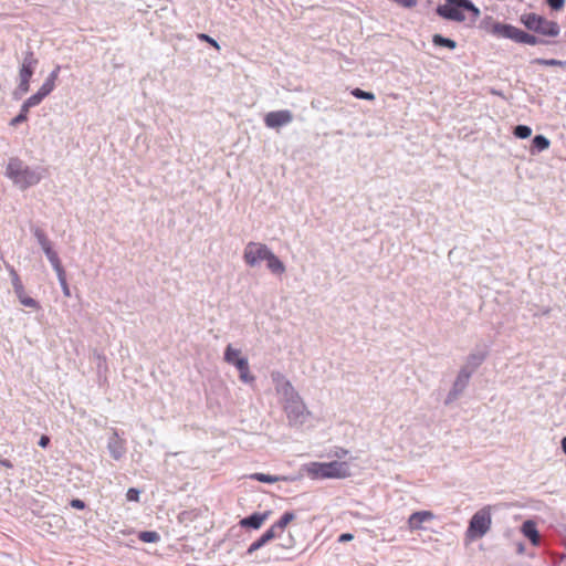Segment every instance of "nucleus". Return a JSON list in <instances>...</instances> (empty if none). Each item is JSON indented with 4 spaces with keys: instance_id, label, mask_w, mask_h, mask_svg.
<instances>
[{
    "instance_id": "nucleus-1",
    "label": "nucleus",
    "mask_w": 566,
    "mask_h": 566,
    "mask_svg": "<svg viewBox=\"0 0 566 566\" xmlns=\"http://www.w3.org/2000/svg\"><path fill=\"white\" fill-rule=\"evenodd\" d=\"M436 12L444 20L453 22H470L474 24L480 17V9L470 0H446L436 8Z\"/></svg>"
},
{
    "instance_id": "nucleus-2",
    "label": "nucleus",
    "mask_w": 566,
    "mask_h": 566,
    "mask_svg": "<svg viewBox=\"0 0 566 566\" xmlns=\"http://www.w3.org/2000/svg\"><path fill=\"white\" fill-rule=\"evenodd\" d=\"M44 172V168L30 167L19 158H10L6 168V176L22 190L38 185L42 180Z\"/></svg>"
},
{
    "instance_id": "nucleus-3",
    "label": "nucleus",
    "mask_w": 566,
    "mask_h": 566,
    "mask_svg": "<svg viewBox=\"0 0 566 566\" xmlns=\"http://www.w3.org/2000/svg\"><path fill=\"white\" fill-rule=\"evenodd\" d=\"M285 415L289 419V426L292 428L312 427L311 412L289 381H285Z\"/></svg>"
},
{
    "instance_id": "nucleus-4",
    "label": "nucleus",
    "mask_w": 566,
    "mask_h": 566,
    "mask_svg": "<svg viewBox=\"0 0 566 566\" xmlns=\"http://www.w3.org/2000/svg\"><path fill=\"white\" fill-rule=\"evenodd\" d=\"M243 260L251 268L259 266L262 262L273 273L279 274L283 271L281 260L263 243L249 242L243 250Z\"/></svg>"
},
{
    "instance_id": "nucleus-5",
    "label": "nucleus",
    "mask_w": 566,
    "mask_h": 566,
    "mask_svg": "<svg viewBox=\"0 0 566 566\" xmlns=\"http://www.w3.org/2000/svg\"><path fill=\"white\" fill-rule=\"evenodd\" d=\"M483 28L497 38L510 39L516 43H524L530 45L542 43L537 36L527 33L514 25L496 22L492 17H486L483 20Z\"/></svg>"
},
{
    "instance_id": "nucleus-6",
    "label": "nucleus",
    "mask_w": 566,
    "mask_h": 566,
    "mask_svg": "<svg viewBox=\"0 0 566 566\" xmlns=\"http://www.w3.org/2000/svg\"><path fill=\"white\" fill-rule=\"evenodd\" d=\"M482 358L483 356H472V359L460 369L452 385V388L450 389L444 399L446 406L453 403L462 396V394L464 392L465 388L469 385V380L472 374L481 365Z\"/></svg>"
},
{
    "instance_id": "nucleus-7",
    "label": "nucleus",
    "mask_w": 566,
    "mask_h": 566,
    "mask_svg": "<svg viewBox=\"0 0 566 566\" xmlns=\"http://www.w3.org/2000/svg\"><path fill=\"white\" fill-rule=\"evenodd\" d=\"M520 21L527 30L543 36L555 38L560 32L557 22L548 20L535 12L523 13Z\"/></svg>"
},
{
    "instance_id": "nucleus-8",
    "label": "nucleus",
    "mask_w": 566,
    "mask_h": 566,
    "mask_svg": "<svg viewBox=\"0 0 566 566\" xmlns=\"http://www.w3.org/2000/svg\"><path fill=\"white\" fill-rule=\"evenodd\" d=\"M38 64L39 60L32 51L28 50L24 52L19 67V83L14 92L17 97H20L29 92L31 77L33 76Z\"/></svg>"
},
{
    "instance_id": "nucleus-9",
    "label": "nucleus",
    "mask_w": 566,
    "mask_h": 566,
    "mask_svg": "<svg viewBox=\"0 0 566 566\" xmlns=\"http://www.w3.org/2000/svg\"><path fill=\"white\" fill-rule=\"evenodd\" d=\"M491 506H484L473 514L467 528V537L478 539L483 537L491 528Z\"/></svg>"
},
{
    "instance_id": "nucleus-10",
    "label": "nucleus",
    "mask_w": 566,
    "mask_h": 566,
    "mask_svg": "<svg viewBox=\"0 0 566 566\" xmlns=\"http://www.w3.org/2000/svg\"><path fill=\"white\" fill-rule=\"evenodd\" d=\"M32 232L54 272L59 273L64 271L59 253L53 248V242L49 239L46 233L40 228H34Z\"/></svg>"
},
{
    "instance_id": "nucleus-11",
    "label": "nucleus",
    "mask_w": 566,
    "mask_h": 566,
    "mask_svg": "<svg viewBox=\"0 0 566 566\" xmlns=\"http://www.w3.org/2000/svg\"><path fill=\"white\" fill-rule=\"evenodd\" d=\"M224 360L228 364L234 365L239 371L240 379L245 384H252L254 376L249 370V363L245 357L242 356H224Z\"/></svg>"
},
{
    "instance_id": "nucleus-12",
    "label": "nucleus",
    "mask_w": 566,
    "mask_h": 566,
    "mask_svg": "<svg viewBox=\"0 0 566 566\" xmlns=\"http://www.w3.org/2000/svg\"><path fill=\"white\" fill-rule=\"evenodd\" d=\"M107 449L114 460H120L126 453V442L119 437L116 429L112 430V436L108 438Z\"/></svg>"
},
{
    "instance_id": "nucleus-13",
    "label": "nucleus",
    "mask_w": 566,
    "mask_h": 566,
    "mask_svg": "<svg viewBox=\"0 0 566 566\" xmlns=\"http://www.w3.org/2000/svg\"><path fill=\"white\" fill-rule=\"evenodd\" d=\"M329 479H344L350 475L349 465L346 462H325Z\"/></svg>"
},
{
    "instance_id": "nucleus-14",
    "label": "nucleus",
    "mask_w": 566,
    "mask_h": 566,
    "mask_svg": "<svg viewBox=\"0 0 566 566\" xmlns=\"http://www.w3.org/2000/svg\"><path fill=\"white\" fill-rule=\"evenodd\" d=\"M301 472H306L308 476L315 480L329 479L325 462H311L303 465Z\"/></svg>"
},
{
    "instance_id": "nucleus-15",
    "label": "nucleus",
    "mask_w": 566,
    "mask_h": 566,
    "mask_svg": "<svg viewBox=\"0 0 566 566\" xmlns=\"http://www.w3.org/2000/svg\"><path fill=\"white\" fill-rule=\"evenodd\" d=\"M434 515L430 511H418L412 513L408 518V525L411 531H417L422 528V524L429 521H432Z\"/></svg>"
},
{
    "instance_id": "nucleus-16",
    "label": "nucleus",
    "mask_w": 566,
    "mask_h": 566,
    "mask_svg": "<svg viewBox=\"0 0 566 566\" xmlns=\"http://www.w3.org/2000/svg\"><path fill=\"white\" fill-rule=\"evenodd\" d=\"M522 533L531 541L533 545L539 544V533L536 528V524L533 521L527 520L522 524Z\"/></svg>"
},
{
    "instance_id": "nucleus-17",
    "label": "nucleus",
    "mask_w": 566,
    "mask_h": 566,
    "mask_svg": "<svg viewBox=\"0 0 566 566\" xmlns=\"http://www.w3.org/2000/svg\"><path fill=\"white\" fill-rule=\"evenodd\" d=\"M6 268L9 272L11 284H12L15 296H21V294L25 293V289H24V285L22 283L18 272L10 264H7Z\"/></svg>"
},
{
    "instance_id": "nucleus-18",
    "label": "nucleus",
    "mask_w": 566,
    "mask_h": 566,
    "mask_svg": "<svg viewBox=\"0 0 566 566\" xmlns=\"http://www.w3.org/2000/svg\"><path fill=\"white\" fill-rule=\"evenodd\" d=\"M268 514L266 513H254L243 520H241L240 524L243 527H250V528H259L263 522L266 520Z\"/></svg>"
},
{
    "instance_id": "nucleus-19",
    "label": "nucleus",
    "mask_w": 566,
    "mask_h": 566,
    "mask_svg": "<svg viewBox=\"0 0 566 566\" xmlns=\"http://www.w3.org/2000/svg\"><path fill=\"white\" fill-rule=\"evenodd\" d=\"M264 123L269 128H280L283 125V112H270L264 117Z\"/></svg>"
},
{
    "instance_id": "nucleus-20",
    "label": "nucleus",
    "mask_w": 566,
    "mask_h": 566,
    "mask_svg": "<svg viewBox=\"0 0 566 566\" xmlns=\"http://www.w3.org/2000/svg\"><path fill=\"white\" fill-rule=\"evenodd\" d=\"M283 528V516H281L274 524L273 527L268 530L260 538L259 542L262 545H265L269 541H271L274 537V528Z\"/></svg>"
},
{
    "instance_id": "nucleus-21",
    "label": "nucleus",
    "mask_w": 566,
    "mask_h": 566,
    "mask_svg": "<svg viewBox=\"0 0 566 566\" xmlns=\"http://www.w3.org/2000/svg\"><path fill=\"white\" fill-rule=\"evenodd\" d=\"M432 42L437 46H444V48H448L450 50H453L457 46L455 41H453L451 39H448V38H444V36L440 35V34H434L432 36Z\"/></svg>"
},
{
    "instance_id": "nucleus-22",
    "label": "nucleus",
    "mask_w": 566,
    "mask_h": 566,
    "mask_svg": "<svg viewBox=\"0 0 566 566\" xmlns=\"http://www.w3.org/2000/svg\"><path fill=\"white\" fill-rule=\"evenodd\" d=\"M44 98V95L40 93V91H38L24 101V103L22 104L23 111H25V108L30 111V108L38 106Z\"/></svg>"
},
{
    "instance_id": "nucleus-23",
    "label": "nucleus",
    "mask_w": 566,
    "mask_h": 566,
    "mask_svg": "<svg viewBox=\"0 0 566 566\" xmlns=\"http://www.w3.org/2000/svg\"><path fill=\"white\" fill-rule=\"evenodd\" d=\"M138 538L144 543H157L160 535L155 531H144L138 534Z\"/></svg>"
},
{
    "instance_id": "nucleus-24",
    "label": "nucleus",
    "mask_w": 566,
    "mask_h": 566,
    "mask_svg": "<svg viewBox=\"0 0 566 566\" xmlns=\"http://www.w3.org/2000/svg\"><path fill=\"white\" fill-rule=\"evenodd\" d=\"M19 302L25 306V307H29V308H33V310H39L40 308V304L36 300L32 298L31 296H29L25 293L21 294V296H17Z\"/></svg>"
},
{
    "instance_id": "nucleus-25",
    "label": "nucleus",
    "mask_w": 566,
    "mask_h": 566,
    "mask_svg": "<svg viewBox=\"0 0 566 566\" xmlns=\"http://www.w3.org/2000/svg\"><path fill=\"white\" fill-rule=\"evenodd\" d=\"M549 145V140L543 135H537L533 139V147L536 148L538 151L547 149Z\"/></svg>"
},
{
    "instance_id": "nucleus-26",
    "label": "nucleus",
    "mask_w": 566,
    "mask_h": 566,
    "mask_svg": "<svg viewBox=\"0 0 566 566\" xmlns=\"http://www.w3.org/2000/svg\"><path fill=\"white\" fill-rule=\"evenodd\" d=\"M55 274L57 276V280H59V283H60V286L62 289L64 296L70 297L71 291H70V287H69L67 281H66L65 270L61 271L59 273H55Z\"/></svg>"
},
{
    "instance_id": "nucleus-27",
    "label": "nucleus",
    "mask_w": 566,
    "mask_h": 566,
    "mask_svg": "<svg viewBox=\"0 0 566 566\" xmlns=\"http://www.w3.org/2000/svg\"><path fill=\"white\" fill-rule=\"evenodd\" d=\"M352 94L356 97V98H359V99H367V101H374L375 99V94L371 93V92H366V91H363L360 88H354L352 91Z\"/></svg>"
},
{
    "instance_id": "nucleus-28",
    "label": "nucleus",
    "mask_w": 566,
    "mask_h": 566,
    "mask_svg": "<svg viewBox=\"0 0 566 566\" xmlns=\"http://www.w3.org/2000/svg\"><path fill=\"white\" fill-rule=\"evenodd\" d=\"M532 134V129L525 125H518L514 128V135L518 138H528Z\"/></svg>"
},
{
    "instance_id": "nucleus-29",
    "label": "nucleus",
    "mask_w": 566,
    "mask_h": 566,
    "mask_svg": "<svg viewBox=\"0 0 566 566\" xmlns=\"http://www.w3.org/2000/svg\"><path fill=\"white\" fill-rule=\"evenodd\" d=\"M250 478L253 479V480H256V481H260V482H266V483L280 480V478H277V476H272V475L264 474V473H254Z\"/></svg>"
},
{
    "instance_id": "nucleus-30",
    "label": "nucleus",
    "mask_w": 566,
    "mask_h": 566,
    "mask_svg": "<svg viewBox=\"0 0 566 566\" xmlns=\"http://www.w3.org/2000/svg\"><path fill=\"white\" fill-rule=\"evenodd\" d=\"M28 113H29V109L25 108V111H23V105L21 106V109H20V113L19 115H17L12 120H11V125L12 126H17L23 122H25L28 119Z\"/></svg>"
},
{
    "instance_id": "nucleus-31",
    "label": "nucleus",
    "mask_w": 566,
    "mask_h": 566,
    "mask_svg": "<svg viewBox=\"0 0 566 566\" xmlns=\"http://www.w3.org/2000/svg\"><path fill=\"white\" fill-rule=\"evenodd\" d=\"M54 88L55 84L46 78L38 91H40V93H42L44 97H46L54 91Z\"/></svg>"
},
{
    "instance_id": "nucleus-32",
    "label": "nucleus",
    "mask_w": 566,
    "mask_h": 566,
    "mask_svg": "<svg viewBox=\"0 0 566 566\" xmlns=\"http://www.w3.org/2000/svg\"><path fill=\"white\" fill-rule=\"evenodd\" d=\"M536 63L539 65H546V66H560L563 64L562 61L554 60V59H551V60L538 59L536 61Z\"/></svg>"
},
{
    "instance_id": "nucleus-33",
    "label": "nucleus",
    "mask_w": 566,
    "mask_h": 566,
    "mask_svg": "<svg viewBox=\"0 0 566 566\" xmlns=\"http://www.w3.org/2000/svg\"><path fill=\"white\" fill-rule=\"evenodd\" d=\"M126 497L128 501L137 502L139 500V491L137 489L130 488L126 493Z\"/></svg>"
},
{
    "instance_id": "nucleus-34",
    "label": "nucleus",
    "mask_w": 566,
    "mask_h": 566,
    "mask_svg": "<svg viewBox=\"0 0 566 566\" xmlns=\"http://www.w3.org/2000/svg\"><path fill=\"white\" fill-rule=\"evenodd\" d=\"M199 39L211 44L217 50H220L218 42L214 39L210 38L209 35L201 33V34H199Z\"/></svg>"
},
{
    "instance_id": "nucleus-35",
    "label": "nucleus",
    "mask_w": 566,
    "mask_h": 566,
    "mask_svg": "<svg viewBox=\"0 0 566 566\" xmlns=\"http://www.w3.org/2000/svg\"><path fill=\"white\" fill-rule=\"evenodd\" d=\"M553 10H560L564 7L565 0H546Z\"/></svg>"
},
{
    "instance_id": "nucleus-36",
    "label": "nucleus",
    "mask_w": 566,
    "mask_h": 566,
    "mask_svg": "<svg viewBox=\"0 0 566 566\" xmlns=\"http://www.w3.org/2000/svg\"><path fill=\"white\" fill-rule=\"evenodd\" d=\"M60 70H61V66L56 65L55 69L49 74V76L46 78L55 84V82L59 77Z\"/></svg>"
},
{
    "instance_id": "nucleus-37",
    "label": "nucleus",
    "mask_w": 566,
    "mask_h": 566,
    "mask_svg": "<svg viewBox=\"0 0 566 566\" xmlns=\"http://www.w3.org/2000/svg\"><path fill=\"white\" fill-rule=\"evenodd\" d=\"M71 506L77 510H83L85 507V503L80 499H74L71 501Z\"/></svg>"
},
{
    "instance_id": "nucleus-38",
    "label": "nucleus",
    "mask_w": 566,
    "mask_h": 566,
    "mask_svg": "<svg viewBox=\"0 0 566 566\" xmlns=\"http://www.w3.org/2000/svg\"><path fill=\"white\" fill-rule=\"evenodd\" d=\"M262 546L263 545L259 542V539H256L250 545V547L248 548V553L252 554L253 552L260 549Z\"/></svg>"
},
{
    "instance_id": "nucleus-39",
    "label": "nucleus",
    "mask_w": 566,
    "mask_h": 566,
    "mask_svg": "<svg viewBox=\"0 0 566 566\" xmlns=\"http://www.w3.org/2000/svg\"><path fill=\"white\" fill-rule=\"evenodd\" d=\"M354 538V535L350 534V533H343L339 535L338 537V542L339 543H345V542H349Z\"/></svg>"
},
{
    "instance_id": "nucleus-40",
    "label": "nucleus",
    "mask_w": 566,
    "mask_h": 566,
    "mask_svg": "<svg viewBox=\"0 0 566 566\" xmlns=\"http://www.w3.org/2000/svg\"><path fill=\"white\" fill-rule=\"evenodd\" d=\"M50 443V438L48 436H42L39 440V446L41 448H46Z\"/></svg>"
},
{
    "instance_id": "nucleus-41",
    "label": "nucleus",
    "mask_w": 566,
    "mask_h": 566,
    "mask_svg": "<svg viewBox=\"0 0 566 566\" xmlns=\"http://www.w3.org/2000/svg\"><path fill=\"white\" fill-rule=\"evenodd\" d=\"M224 354L230 355V354H240V353L238 349H234L231 345H228Z\"/></svg>"
},
{
    "instance_id": "nucleus-42",
    "label": "nucleus",
    "mask_w": 566,
    "mask_h": 566,
    "mask_svg": "<svg viewBox=\"0 0 566 566\" xmlns=\"http://www.w3.org/2000/svg\"><path fill=\"white\" fill-rule=\"evenodd\" d=\"M294 518V514L293 513H290V512H285V526H287V524L293 521Z\"/></svg>"
},
{
    "instance_id": "nucleus-43",
    "label": "nucleus",
    "mask_w": 566,
    "mask_h": 566,
    "mask_svg": "<svg viewBox=\"0 0 566 566\" xmlns=\"http://www.w3.org/2000/svg\"><path fill=\"white\" fill-rule=\"evenodd\" d=\"M0 463L4 465L6 468H12L13 464L9 460H0Z\"/></svg>"
},
{
    "instance_id": "nucleus-44",
    "label": "nucleus",
    "mask_w": 566,
    "mask_h": 566,
    "mask_svg": "<svg viewBox=\"0 0 566 566\" xmlns=\"http://www.w3.org/2000/svg\"><path fill=\"white\" fill-rule=\"evenodd\" d=\"M289 533H290L289 535H290L291 544L290 545L285 544V548L292 547V546H294L296 544V542L294 541V537H293L291 531Z\"/></svg>"
},
{
    "instance_id": "nucleus-45",
    "label": "nucleus",
    "mask_w": 566,
    "mask_h": 566,
    "mask_svg": "<svg viewBox=\"0 0 566 566\" xmlns=\"http://www.w3.org/2000/svg\"><path fill=\"white\" fill-rule=\"evenodd\" d=\"M562 449L564 453L566 454V436L562 439Z\"/></svg>"
},
{
    "instance_id": "nucleus-46",
    "label": "nucleus",
    "mask_w": 566,
    "mask_h": 566,
    "mask_svg": "<svg viewBox=\"0 0 566 566\" xmlns=\"http://www.w3.org/2000/svg\"><path fill=\"white\" fill-rule=\"evenodd\" d=\"M523 552H524V545L522 543H518L517 553L522 554Z\"/></svg>"
},
{
    "instance_id": "nucleus-47",
    "label": "nucleus",
    "mask_w": 566,
    "mask_h": 566,
    "mask_svg": "<svg viewBox=\"0 0 566 566\" xmlns=\"http://www.w3.org/2000/svg\"><path fill=\"white\" fill-rule=\"evenodd\" d=\"M346 453H347L346 450H342V451H339V453H336V457H340V454H346Z\"/></svg>"
},
{
    "instance_id": "nucleus-48",
    "label": "nucleus",
    "mask_w": 566,
    "mask_h": 566,
    "mask_svg": "<svg viewBox=\"0 0 566 566\" xmlns=\"http://www.w3.org/2000/svg\"><path fill=\"white\" fill-rule=\"evenodd\" d=\"M346 453H347L346 450H342V451H339V453H336V457H340V454H346Z\"/></svg>"
},
{
    "instance_id": "nucleus-49",
    "label": "nucleus",
    "mask_w": 566,
    "mask_h": 566,
    "mask_svg": "<svg viewBox=\"0 0 566 566\" xmlns=\"http://www.w3.org/2000/svg\"><path fill=\"white\" fill-rule=\"evenodd\" d=\"M346 453H347L346 450H342V451H339V453H336V457H340V454H346Z\"/></svg>"
},
{
    "instance_id": "nucleus-50",
    "label": "nucleus",
    "mask_w": 566,
    "mask_h": 566,
    "mask_svg": "<svg viewBox=\"0 0 566 566\" xmlns=\"http://www.w3.org/2000/svg\"><path fill=\"white\" fill-rule=\"evenodd\" d=\"M284 120H285V123L290 120V115L286 112H285Z\"/></svg>"
},
{
    "instance_id": "nucleus-51",
    "label": "nucleus",
    "mask_w": 566,
    "mask_h": 566,
    "mask_svg": "<svg viewBox=\"0 0 566 566\" xmlns=\"http://www.w3.org/2000/svg\"><path fill=\"white\" fill-rule=\"evenodd\" d=\"M287 480H295V478L294 476H291V478L290 476H285L284 481H287Z\"/></svg>"
},
{
    "instance_id": "nucleus-52",
    "label": "nucleus",
    "mask_w": 566,
    "mask_h": 566,
    "mask_svg": "<svg viewBox=\"0 0 566 566\" xmlns=\"http://www.w3.org/2000/svg\"><path fill=\"white\" fill-rule=\"evenodd\" d=\"M565 560H566V556H565Z\"/></svg>"
}]
</instances>
